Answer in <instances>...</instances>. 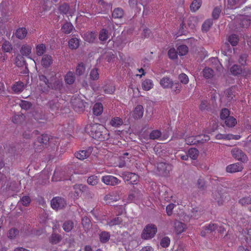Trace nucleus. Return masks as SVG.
Instances as JSON below:
<instances>
[{
    "instance_id": "1",
    "label": "nucleus",
    "mask_w": 251,
    "mask_h": 251,
    "mask_svg": "<svg viewBox=\"0 0 251 251\" xmlns=\"http://www.w3.org/2000/svg\"><path fill=\"white\" fill-rule=\"evenodd\" d=\"M58 142L56 138L49 136L47 134L41 135L38 137L37 141L34 143L35 151L40 152L48 146L55 145Z\"/></svg>"
},
{
    "instance_id": "2",
    "label": "nucleus",
    "mask_w": 251,
    "mask_h": 251,
    "mask_svg": "<svg viewBox=\"0 0 251 251\" xmlns=\"http://www.w3.org/2000/svg\"><path fill=\"white\" fill-rule=\"evenodd\" d=\"M104 129L103 126L94 124L89 125L85 127V131L93 139L98 141H101L105 139V137L102 134V130Z\"/></svg>"
},
{
    "instance_id": "3",
    "label": "nucleus",
    "mask_w": 251,
    "mask_h": 251,
    "mask_svg": "<svg viewBox=\"0 0 251 251\" xmlns=\"http://www.w3.org/2000/svg\"><path fill=\"white\" fill-rule=\"evenodd\" d=\"M99 152L98 149L96 147H88L83 148L75 154V157H95Z\"/></svg>"
},
{
    "instance_id": "4",
    "label": "nucleus",
    "mask_w": 251,
    "mask_h": 251,
    "mask_svg": "<svg viewBox=\"0 0 251 251\" xmlns=\"http://www.w3.org/2000/svg\"><path fill=\"white\" fill-rule=\"evenodd\" d=\"M172 170V166L164 161L157 162L156 163V174L161 176H168Z\"/></svg>"
},
{
    "instance_id": "5",
    "label": "nucleus",
    "mask_w": 251,
    "mask_h": 251,
    "mask_svg": "<svg viewBox=\"0 0 251 251\" xmlns=\"http://www.w3.org/2000/svg\"><path fill=\"white\" fill-rule=\"evenodd\" d=\"M227 192V189L223 186H218L213 192V197L217 201L219 205L223 204L224 200L226 197Z\"/></svg>"
},
{
    "instance_id": "6",
    "label": "nucleus",
    "mask_w": 251,
    "mask_h": 251,
    "mask_svg": "<svg viewBox=\"0 0 251 251\" xmlns=\"http://www.w3.org/2000/svg\"><path fill=\"white\" fill-rule=\"evenodd\" d=\"M157 232V227L153 224H148L144 228L141 237L143 239L148 240L152 238Z\"/></svg>"
},
{
    "instance_id": "7",
    "label": "nucleus",
    "mask_w": 251,
    "mask_h": 251,
    "mask_svg": "<svg viewBox=\"0 0 251 251\" xmlns=\"http://www.w3.org/2000/svg\"><path fill=\"white\" fill-rule=\"evenodd\" d=\"M51 206L53 209L58 210L64 208L66 205V201L61 197H55L51 201Z\"/></svg>"
},
{
    "instance_id": "8",
    "label": "nucleus",
    "mask_w": 251,
    "mask_h": 251,
    "mask_svg": "<svg viewBox=\"0 0 251 251\" xmlns=\"http://www.w3.org/2000/svg\"><path fill=\"white\" fill-rule=\"evenodd\" d=\"M32 50V46L31 45L25 44H23L20 49V53L21 54L25 57L32 59L35 64H36L35 61L32 59L30 56Z\"/></svg>"
},
{
    "instance_id": "9",
    "label": "nucleus",
    "mask_w": 251,
    "mask_h": 251,
    "mask_svg": "<svg viewBox=\"0 0 251 251\" xmlns=\"http://www.w3.org/2000/svg\"><path fill=\"white\" fill-rule=\"evenodd\" d=\"M243 169L242 163L238 162L227 166L226 168V171L228 173H234L240 172Z\"/></svg>"
},
{
    "instance_id": "10",
    "label": "nucleus",
    "mask_w": 251,
    "mask_h": 251,
    "mask_svg": "<svg viewBox=\"0 0 251 251\" xmlns=\"http://www.w3.org/2000/svg\"><path fill=\"white\" fill-rule=\"evenodd\" d=\"M239 135H233L231 134H218L216 136L217 139H226V140H238L240 138Z\"/></svg>"
},
{
    "instance_id": "11",
    "label": "nucleus",
    "mask_w": 251,
    "mask_h": 251,
    "mask_svg": "<svg viewBox=\"0 0 251 251\" xmlns=\"http://www.w3.org/2000/svg\"><path fill=\"white\" fill-rule=\"evenodd\" d=\"M236 20L239 23L240 27L242 28H247L251 24V20L246 17L240 16Z\"/></svg>"
},
{
    "instance_id": "12",
    "label": "nucleus",
    "mask_w": 251,
    "mask_h": 251,
    "mask_svg": "<svg viewBox=\"0 0 251 251\" xmlns=\"http://www.w3.org/2000/svg\"><path fill=\"white\" fill-rule=\"evenodd\" d=\"M52 56L49 54H45L43 56L41 59V65L45 68L49 67L52 63Z\"/></svg>"
},
{
    "instance_id": "13",
    "label": "nucleus",
    "mask_w": 251,
    "mask_h": 251,
    "mask_svg": "<svg viewBox=\"0 0 251 251\" xmlns=\"http://www.w3.org/2000/svg\"><path fill=\"white\" fill-rule=\"evenodd\" d=\"M173 82L174 81L167 76L163 77L160 80V84L164 89H169Z\"/></svg>"
},
{
    "instance_id": "14",
    "label": "nucleus",
    "mask_w": 251,
    "mask_h": 251,
    "mask_svg": "<svg viewBox=\"0 0 251 251\" xmlns=\"http://www.w3.org/2000/svg\"><path fill=\"white\" fill-rule=\"evenodd\" d=\"M143 113V107L141 105H138L133 111L132 116L134 119H138L142 117Z\"/></svg>"
},
{
    "instance_id": "15",
    "label": "nucleus",
    "mask_w": 251,
    "mask_h": 251,
    "mask_svg": "<svg viewBox=\"0 0 251 251\" xmlns=\"http://www.w3.org/2000/svg\"><path fill=\"white\" fill-rule=\"evenodd\" d=\"M82 37L85 41L93 43L96 39L97 34L95 32L87 31L84 33Z\"/></svg>"
},
{
    "instance_id": "16",
    "label": "nucleus",
    "mask_w": 251,
    "mask_h": 251,
    "mask_svg": "<svg viewBox=\"0 0 251 251\" xmlns=\"http://www.w3.org/2000/svg\"><path fill=\"white\" fill-rule=\"evenodd\" d=\"M246 0H227V7L230 9L236 8L245 2Z\"/></svg>"
},
{
    "instance_id": "17",
    "label": "nucleus",
    "mask_w": 251,
    "mask_h": 251,
    "mask_svg": "<svg viewBox=\"0 0 251 251\" xmlns=\"http://www.w3.org/2000/svg\"><path fill=\"white\" fill-rule=\"evenodd\" d=\"M74 189L75 190V197H78L86 190L87 187L82 184H76L74 185Z\"/></svg>"
},
{
    "instance_id": "18",
    "label": "nucleus",
    "mask_w": 251,
    "mask_h": 251,
    "mask_svg": "<svg viewBox=\"0 0 251 251\" xmlns=\"http://www.w3.org/2000/svg\"><path fill=\"white\" fill-rule=\"evenodd\" d=\"M187 25L191 29H194L198 24V19L197 17L191 16L187 20Z\"/></svg>"
},
{
    "instance_id": "19",
    "label": "nucleus",
    "mask_w": 251,
    "mask_h": 251,
    "mask_svg": "<svg viewBox=\"0 0 251 251\" xmlns=\"http://www.w3.org/2000/svg\"><path fill=\"white\" fill-rule=\"evenodd\" d=\"M167 138V137H166L165 135H163L162 137L161 132L157 129L152 130L150 134V138L152 140L158 139L159 138L166 139Z\"/></svg>"
},
{
    "instance_id": "20",
    "label": "nucleus",
    "mask_w": 251,
    "mask_h": 251,
    "mask_svg": "<svg viewBox=\"0 0 251 251\" xmlns=\"http://www.w3.org/2000/svg\"><path fill=\"white\" fill-rule=\"evenodd\" d=\"M80 44V40L77 38H72L68 42V46L70 49L75 50L78 48Z\"/></svg>"
},
{
    "instance_id": "21",
    "label": "nucleus",
    "mask_w": 251,
    "mask_h": 251,
    "mask_svg": "<svg viewBox=\"0 0 251 251\" xmlns=\"http://www.w3.org/2000/svg\"><path fill=\"white\" fill-rule=\"evenodd\" d=\"M201 136H189L185 139V141L187 145H196L198 144V142L200 141V140H199V138H201Z\"/></svg>"
},
{
    "instance_id": "22",
    "label": "nucleus",
    "mask_w": 251,
    "mask_h": 251,
    "mask_svg": "<svg viewBox=\"0 0 251 251\" xmlns=\"http://www.w3.org/2000/svg\"><path fill=\"white\" fill-rule=\"evenodd\" d=\"M142 194L138 189L134 188V190L129 195L128 200L133 201L135 199H140L142 197Z\"/></svg>"
},
{
    "instance_id": "23",
    "label": "nucleus",
    "mask_w": 251,
    "mask_h": 251,
    "mask_svg": "<svg viewBox=\"0 0 251 251\" xmlns=\"http://www.w3.org/2000/svg\"><path fill=\"white\" fill-rule=\"evenodd\" d=\"M36 53L38 56H42L46 51V47L43 43L38 44L35 47Z\"/></svg>"
},
{
    "instance_id": "24",
    "label": "nucleus",
    "mask_w": 251,
    "mask_h": 251,
    "mask_svg": "<svg viewBox=\"0 0 251 251\" xmlns=\"http://www.w3.org/2000/svg\"><path fill=\"white\" fill-rule=\"evenodd\" d=\"M170 89H171L172 93L175 94H178L180 93L182 89V85L178 82H174L171 85Z\"/></svg>"
},
{
    "instance_id": "25",
    "label": "nucleus",
    "mask_w": 251,
    "mask_h": 251,
    "mask_svg": "<svg viewBox=\"0 0 251 251\" xmlns=\"http://www.w3.org/2000/svg\"><path fill=\"white\" fill-rule=\"evenodd\" d=\"M74 28L73 25L70 22H66L61 27L62 32L65 34L70 33Z\"/></svg>"
},
{
    "instance_id": "26",
    "label": "nucleus",
    "mask_w": 251,
    "mask_h": 251,
    "mask_svg": "<svg viewBox=\"0 0 251 251\" xmlns=\"http://www.w3.org/2000/svg\"><path fill=\"white\" fill-rule=\"evenodd\" d=\"M225 93L227 100L228 101H230L232 100H235V99H234V98H235V92L234 88H230L227 89L225 91Z\"/></svg>"
},
{
    "instance_id": "27",
    "label": "nucleus",
    "mask_w": 251,
    "mask_h": 251,
    "mask_svg": "<svg viewBox=\"0 0 251 251\" xmlns=\"http://www.w3.org/2000/svg\"><path fill=\"white\" fill-rule=\"evenodd\" d=\"M27 34V31L25 28L21 27L17 29L15 33V36L19 39L24 38Z\"/></svg>"
},
{
    "instance_id": "28",
    "label": "nucleus",
    "mask_w": 251,
    "mask_h": 251,
    "mask_svg": "<svg viewBox=\"0 0 251 251\" xmlns=\"http://www.w3.org/2000/svg\"><path fill=\"white\" fill-rule=\"evenodd\" d=\"M125 177L126 178V181H129L131 184H133V182H135L138 178L137 175L130 172L126 173Z\"/></svg>"
},
{
    "instance_id": "29",
    "label": "nucleus",
    "mask_w": 251,
    "mask_h": 251,
    "mask_svg": "<svg viewBox=\"0 0 251 251\" xmlns=\"http://www.w3.org/2000/svg\"><path fill=\"white\" fill-rule=\"evenodd\" d=\"M74 224L73 221L68 220L65 221L62 225V227L65 231L69 232L74 228Z\"/></svg>"
},
{
    "instance_id": "30",
    "label": "nucleus",
    "mask_w": 251,
    "mask_h": 251,
    "mask_svg": "<svg viewBox=\"0 0 251 251\" xmlns=\"http://www.w3.org/2000/svg\"><path fill=\"white\" fill-rule=\"evenodd\" d=\"M75 80V76L74 73L72 72H69L65 76V81L66 83L71 84Z\"/></svg>"
},
{
    "instance_id": "31",
    "label": "nucleus",
    "mask_w": 251,
    "mask_h": 251,
    "mask_svg": "<svg viewBox=\"0 0 251 251\" xmlns=\"http://www.w3.org/2000/svg\"><path fill=\"white\" fill-rule=\"evenodd\" d=\"M153 86L152 81L149 79H145L142 83V88L145 91L150 90L153 87Z\"/></svg>"
},
{
    "instance_id": "32",
    "label": "nucleus",
    "mask_w": 251,
    "mask_h": 251,
    "mask_svg": "<svg viewBox=\"0 0 251 251\" xmlns=\"http://www.w3.org/2000/svg\"><path fill=\"white\" fill-rule=\"evenodd\" d=\"M202 74L205 78H211L214 75V71L210 68L205 67L202 71Z\"/></svg>"
},
{
    "instance_id": "33",
    "label": "nucleus",
    "mask_w": 251,
    "mask_h": 251,
    "mask_svg": "<svg viewBox=\"0 0 251 251\" xmlns=\"http://www.w3.org/2000/svg\"><path fill=\"white\" fill-rule=\"evenodd\" d=\"M61 240L62 237L60 235L57 233H52L49 240L52 244H56L60 242Z\"/></svg>"
},
{
    "instance_id": "34",
    "label": "nucleus",
    "mask_w": 251,
    "mask_h": 251,
    "mask_svg": "<svg viewBox=\"0 0 251 251\" xmlns=\"http://www.w3.org/2000/svg\"><path fill=\"white\" fill-rule=\"evenodd\" d=\"M16 65L19 67H23L25 64V61L22 55H18L16 56L15 61Z\"/></svg>"
},
{
    "instance_id": "35",
    "label": "nucleus",
    "mask_w": 251,
    "mask_h": 251,
    "mask_svg": "<svg viewBox=\"0 0 251 251\" xmlns=\"http://www.w3.org/2000/svg\"><path fill=\"white\" fill-rule=\"evenodd\" d=\"M59 10L60 13L64 14H70V16H72L73 14V12L71 10H69V6L66 4H63L61 5L59 8Z\"/></svg>"
},
{
    "instance_id": "36",
    "label": "nucleus",
    "mask_w": 251,
    "mask_h": 251,
    "mask_svg": "<svg viewBox=\"0 0 251 251\" xmlns=\"http://www.w3.org/2000/svg\"><path fill=\"white\" fill-rule=\"evenodd\" d=\"M196 185H197L198 188L201 191H205L207 187L205 180L203 178H200L197 180Z\"/></svg>"
},
{
    "instance_id": "37",
    "label": "nucleus",
    "mask_w": 251,
    "mask_h": 251,
    "mask_svg": "<svg viewBox=\"0 0 251 251\" xmlns=\"http://www.w3.org/2000/svg\"><path fill=\"white\" fill-rule=\"evenodd\" d=\"M103 107L101 103H97L93 107V113L95 115H99L102 113Z\"/></svg>"
},
{
    "instance_id": "38",
    "label": "nucleus",
    "mask_w": 251,
    "mask_h": 251,
    "mask_svg": "<svg viewBox=\"0 0 251 251\" xmlns=\"http://www.w3.org/2000/svg\"><path fill=\"white\" fill-rule=\"evenodd\" d=\"M123 124V120L119 117H114L111 120V126L114 127H119Z\"/></svg>"
},
{
    "instance_id": "39",
    "label": "nucleus",
    "mask_w": 251,
    "mask_h": 251,
    "mask_svg": "<svg viewBox=\"0 0 251 251\" xmlns=\"http://www.w3.org/2000/svg\"><path fill=\"white\" fill-rule=\"evenodd\" d=\"M231 153L233 157H244L246 156L242 151L239 148H235L231 150Z\"/></svg>"
},
{
    "instance_id": "40",
    "label": "nucleus",
    "mask_w": 251,
    "mask_h": 251,
    "mask_svg": "<svg viewBox=\"0 0 251 251\" xmlns=\"http://www.w3.org/2000/svg\"><path fill=\"white\" fill-rule=\"evenodd\" d=\"M225 123L227 126L232 127L235 126L237 122L235 118L233 117L230 116L227 118V119H226L225 121Z\"/></svg>"
},
{
    "instance_id": "41",
    "label": "nucleus",
    "mask_w": 251,
    "mask_h": 251,
    "mask_svg": "<svg viewBox=\"0 0 251 251\" xmlns=\"http://www.w3.org/2000/svg\"><path fill=\"white\" fill-rule=\"evenodd\" d=\"M19 230L15 228H11L8 232V237L10 239H14L16 238L17 235L19 234Z\"/></svg>"
},
{
    "instance_id": "42",
    "label": "nucleus",
    "mask_w": 251,
    "mask_h": 251,
    "mask_svg": "<svg viewBox=\"0 0 251 251\" xmlns=\"http://www.w3.org/2000/svg\"><path fill=\"white\" fill-rule=\"evenodd\" d=\"M76 73L78 75L86 74V67L83 63H80L77 65Z\"/></svg>"
},
{
    "instance_id": "43",
    "label": "nucleus",
    "mask_w": 251,
    "mask_h": 251,
    "mask_svg": "<svg viewBox=\"0 0 251 251\" xmlns=\"http://www.w3.org/2000/svg\"><path fill=\"white\" fill-rule=\"evenodd\" d=\"M61 168H57L54 171L52 179L54 181H58L63 179L62 174L61 173Z\"/></svg>"
},
{
    "instance_id": "44",
    "label": "nucleus",
    "mask_w": 251,
    "mask_h": 251,
    "mask_svg": "<svg viewBox=\"0 0 251 251\" xmlns=\"http://www.w3.org/2000/svg\"><path fill=\"white\" fill-rule=\"evenodd\" d=\"M201 4V0H194L190 5V9L195 12L200 7Z\"/></svg>"
},
{
    "instance_id": "45",
    "label": "nucleus",
    "mask_w": 251,
    "mask_h": 251,
    "mask_svg": "<svg viewBox=\"0 0 251 251\" xmlns=\"http://www.w3.org/2000/svg\"><path fill=\"white\" fill-rule=\"evenodd\" d=\"M24 86L22 82H17L13 86L12 90L15 93L20 92L23 90Z\"/></svg>"
},
{
    "instance_id": "46",
    "label": "nucleus",
    "mask_w": 251,
    "mask_h": 251,
    "mask_svg": "<svg viewBox=\"0 0 251 251\" xmlns=\"http://www.w3.org/2000/svg\"><path fill=\"white\" fill-rule=\"evenodd\" d=\"M72 171H70V172H69V169H67L66 168L62 169L61 173L62 174L63 179H69L71 180V176H72V174L71 173Z\"/></svg>"
},
{
    "instance_id": "47",
    "label": "nucleus",
    "mask_w": 251,
    "mask_h": 251,
    "mask_svg": "<svg viewBox=\"0 0 251 251\" xmlns=\"http://www.w3.org/2000/svg\"><path fill=\"white\" fill-rule=\"evenodd\" d=\"M239 203L242 206L251 204V197L250 196L243 197L239 200Z\"/></svg>"
},
{
    "instance_id": "48",
    "label": "nucleus",
    "mask_w": 251,
    "mask_h": 251,
    "mask_svg": "<svg viewBox=\"0 0 251 251\" xmlns=\"http://www.w3.org/2000/svg\"><path fill=\"white\" fill-rule=\"evenodd\" d=\"M100 240L101 243L107 242L109 239V235L108 232L102 231L99 234Z\"/></svg>"
},
{
    "instance_id": "49",
    "label": "nucleus",
    "mask_w": 251,
    "mask_h": 251,
    "mask_svg": "<svg viewBox=\"0 0 251 251\" xmlns=\"http://www.w3.org/2000/svg\"><path fill=\"white\" fill-rule=\"evenodd\" d=\"M188 51V48L187 46L182 45L177 48V53L179 55H184Z\"/></svg>"
},
{
    "instance_id": "50",
    "label": "nucleus",
    "mask_w": 251,
    "mask_h": 251,
    "mask_svg": "<svg viewBox=\"0 0 251 251\" xmlns=\"http://www.w3.org/2000/svg\"><path fill=\"white\" fill-rule=\"evenodd\" d=\"M230 71L233 75H238L242 73V69L240 66L234 65L230 68Z\"/></svg>"
},
{
    "instance_id": "51",
    "label": "nucleus",
    "mask_w": 251,
    "mask_h": 251,
    "mask_svg": "<svg viewBox=\"0 0 251 251\" xmlns=\"http://www.w3.org/2000/svg\"><path fill=\"white\" fill-rule=\"evenodd\" d=\"M213 22L210 20H206L202 24L201 26V30L203 31L207 32L209 30L211 26H212Z\"/></svg>"
},
{
    "instance_id": "52",
    "label": "nucleus",
    "mask_w": 251,
    "mask_h": 251,
    "mask_svg": "<svg viewBox=\"0 0 251 251\" xmlns=\"http://www.w3.org/2000/svg\"><path fill=\"white\" fill-rule=\"evenodd\" d=\"M30 198L29 196H23L21 200L19 201V204H22L25 206H27L30 202Z\"/></svg>"
},
{
    "instance_id": "53",
    "label": "nucleus",
    "mask_w": 251,
    "mask_h": 251,
    "mask_svg": "<svg viewBox=\"0 0 251 251\" xmlns=\"http://www.w3.org/2000/svg\"><path fill=\"white\" fill-rule=\"evenodd\" d=\"M228 40L232 46H235L238 44L239 39L238 36L233 34L229 36Z\"/></svg>"
},
{
    "instance_id": "54",
    "label": "nucleus",
    "mask_w": 251,
    "mask_h": 251,
    "mask_svg": "<svg viewBox=\"0 0 251 251\" xmlns=\"http://www.w3.org/2000/svg\"><path fill=\"white\" fill-rule=\"evenodd\" d=\"M123 11L120 8H117L113 11L112 17L114 18H121L123 16Z\"/></svg>"
},
{
    "instance_id": "55",
    "label": "nucleus",
    "mask_w": 251,
    "mask_h": 251,
    "mask_svg": "<svg viewBox=\"0 0 251 251\" xmlns=\"http://www.w3.org/2000/svg\"><path fill=\"white\" fill-rule=\"evenodd\" d=\"M178 78L180 83L183 84H187L189 82V78L184 73H181L179 75Z\"/></svg>"
},
{
    "instance_id": "56",
    "label": "nucleus",
    "mask_w": 251,
    "mask_h": 251,
    "mask_svg": "<svg viewBox=\"0 0 251 251\" xmlns=\"http://www.w3.org/2000/svg\"><path fill=\"white\" fill-rule=\"evenodd\" d=\"M221 12V6H217L214 8L212 12V17L213 19L216 20L219 17L220 14Z\"/></svg>"
},
{
    "instance_id": "57",
    "label": "nucleus",
    "mask_w": 251,
    "mask_h": 251,
    "mask_svg": "<svg viewBox=\"0 0 251 251\" xmlns=\"http://www.w3.org/2000/svg\"><path fill=\"white\" fill-rule=\"evenodd\" d=\"M90 77L93 80H96L99 79V74L97 69H93L91 71Z\"/></svg>"
},
{
    "instance_id": "58",
    "label": "nucleus",
    "mask_w": 251,
    "mask_h": 251,
    "mask_svg": "<svg viewBox=\"0 0 251 251\" xmlns=\"http://www.w3.org/2000/svg\"><path fill=\"white\" fill-rule=\"evenodd\" d=\"M108 37V31L103 29L101 30L99 35V39L101 41H105L107 39Z\"/></svg>"
},
{
    "instance_id": "59",
    "label": "nucleus",
    "mask_w": 251,
    "mask_h": 251,
    "mask_svg": "<svg viewBox=\"0 0 251 251\" xmlns=\"http://www.w3.org/2000/svg\"><path fill=\"white\" fill-rule=\"evenodd\" d=\"M229 114H230V111H229V110L228 109L224 108L222 109V110L221 112V114H220L221 118L223 120H226V119H227V118L230 117L229 116Z\"/></svg>"
},
{
    "instance_id": "60",
    "label": "nucleus",
    "mask_w": 251,
    "mask_h": 251,
    "mask_svg": "<svg viewBox=\"0 0 251 251\" xmlns=\"http://www.w3.org/2000/svg\"><path fill=\"white\" fill-rule=\"evenodd\" d=\"M113 206H114V207H113L114 209L112 210V212L114 211L117 216H119L123 213V211H124V208L122 205H116V206L113 205Z\"/></svg>"
},
{
    "instance_id": "61",
    "label": "nucleus",
    "mask_w": 251,
    "mask_h": 251,
    "mask_svg": "<svg viewBox=\"0 0 251 251\" xmlns=\"http://www.w3.org/2000/svg\"><path fill=\"white\" fill-rule=\"evenodd\" d=\"M199 153V151L197 149L191 148L188 151L187 157H197Z\"/></svg>"
},
{
    "instance_id": "62",
    "label": "nucleus",
    "mask_w": 251,
    "mask_h": 251,
    "mask_svg": "<svg viewBox=\"0 0 251 251\" xmlns=\"http://www.w3.org/2000/svg\"><path fill=\"white\" fill-rule=\"evenodd\" d=\"M218 226L216 224H210L208 226L205 227V230H207V233H211L216 229H218Z\"/></svg>"
},
{
    "instance_id": "63",
    "label": "nucleus",
    "mask_w": 251,
    "mask_h": 251,
    "mask_svg": "<svg viewBox=\"0 0 251 251\" xmlns=\"http://www.w3.org/2000/svg\"><path fill=\"white\" fill-rule=\"evenodd\" d=\"M177 52L176 51V50L174 48L170 49L168 52V56L170 58L172 59H176L177 57Z\"/></svg>"
},
{
    "instance_id": "64",
    "label": "nucleus",
    "mask_w": 251,
    "mask_h": 251,
    "mask_svg": "<svg viewBox=\"0 0 251 251\" xmlns=\"http://www.w3.org/2000/svg\"><path fill=\"white\" fill-rule=\"evenodd\" d=\"M2 49L5 52H10L12 49L11 44L8 41H5L2 45Z\"/></svg>"
}]
</instances>
